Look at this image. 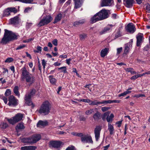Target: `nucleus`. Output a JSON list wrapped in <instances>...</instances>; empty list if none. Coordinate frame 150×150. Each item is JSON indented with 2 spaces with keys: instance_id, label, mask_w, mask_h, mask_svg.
I'll use <instances>...</instances> for the list:
<instances>
[{
  "instance_id": "4c0bfd02",
  "label": "nucleus",
  "mask_w": 150,
  "mask_h": 150,
  "mask_svg": "<svg viewBox=\"0 0 150 150\" xmlns=\"http://www.w3.org/2000/svg\"><path fill=\"white\" fill-rule=\"evenodd\" d=\"M93 109H91L89 110H87L85 112V114L87 115H89L92 114L93 112Z\"/></svg>"
},
{
  "instance_id": "338daca9",
  "label": "nucleus",
  "mask_w": 150,
  "mask_h": 150,
  "mask_svg": "<svg viewBox=\"0 0 150 150\" xmlns=\"http://www.w3.org/2000/svg\"><path fill=\"white\" fill-rule=\"evenodd\" d=\"M71 60V59H66V63L68 64L69 65L70 64V61Z\"/></svg>"
},
{
  "instance_id": "c9c22d12",
  "label": "nucleus",
  "mask_w": 150,
  "mask_h": 150,
  "mask_svg": "<svg viewBox=\"0 0 150 150\" xmlns=\"http://www.w3.org/2000/svg\"><path fill=\"white\" fill-rule=\"evenodd\" d=\"M131 92V91L127 90L126 91L124 92L123 93H121L118 96L119 97H120L122 96H125L128 94L130 93Z\"/></svg>"
},
{
  "instance_id": "603ef678",
  "label": "nucleus",
  "mask_w": 150,
  "mask_h": 150,
  "mask_svg": "<svg viewBox=\"0 0 150 150\" xmlns=\"http://www.w3.org/2000/svg\"><path fill=\"white\" fill-rule=\"evenodd\" d=\"M42 65L43 66V68L44 69H45V66L46 64V62H45V60L44 59H42Z\"/></svg>"
},
{
  "instance_id": "ddd939ff",
  "label": "nucleus",
  "mask_w": 150,
  "mask_h": 150,
  "mask_svg": "<svg viewBox=\"0 0 150 150\" xmlns=\"http://www.w3.org/2000/svg\"><path fill=\"white\" fill-rule=\"evenodd\" d=\"M81 142L83 143H93L91 137L88 135H83V136L81 137Z\"/></svg>"
},
{
  "instance_id": "5701e85b",
  "label": "nucleus",
  "mask_w": 150,
  "mask_h": 150,
  "mask_svg": "<svg viewBox=\"0 0 150 150\" xmlns=\"http://www.w3.org/2000/svg\"><path fill=\"white\" fill-rule=\"evenodd\" d=\"M75 2V8H77L81 6L83 2L82 0H74Z\"/></svg>"
},
{
  "instance_id": "3c124183",
  "label": "nucleus",
  "mask_w": 150,
  "mask_h": 150,
  "mask_svg": "<svg viewBox=\"0 0 150 150\" xmlns=\"http://www.w3.org/2000/svg\"><path fill=\"white\" fill-rule=\"evenodd\" d=\"M53 44L55 46L57 45V39H54L52 41Z\"/></svg>"
},
{
  "instance_id": "49530a36",
  "label": "nucleus",
  "mask_w": 150,
  "mask_h": 150,
  "mask_svg": "<svg viewBox=\"0 0 150 150\" xmlns=\"http://www.w3.org/2000/svg\"><path fill=\"white\" fill-rule=\"evenodd\" d=\"M121 33L120 31L117 32L115 35V37L116 38H118L121 36Z\"/></svg>"
},
{
  "instance_id": "0e129e2a",
  "label": "nucleus",
  "mask_w": 150,
  "mask_h": 150,
  "mask_svg": "<svg viewBox=\"0 0 150 150\" xmlns=\"http://www.w3.org/2000/svg\"><path fill=\"white\" fill-rule=\"evenodd\" d=\"M135 97L139 98L140 97H145V95L144 94H140L135 96Z\"/></svg>"
},
{
  "instance_id": "aec40b11",
  "label": "nucleus",
  "mask_w": 150,
  "mask_h": 150,
  "mask_svg": "<svg viewBox=\"0 0 150 150\" xmlns=\"http://www.w3.org/2000/svg\"><path fill=\"white\" fill-rule=\"evenodd\" d=\"M109 48L108 47H105L102 49L100 52V55L102 57H104L108 54L109 51Z\"/></svg>"
},
{
  "instance_id": "2eb2a0df",
  "label": "nucleus",
  "mask_w": 150,
  "mask_h": 150,
  "mask_svg": "<svg viewBox=\"0 0 150 150\" xmlns=\"http://www.w3.org/2000/svg\"><path fill=\"white\" fill-rule=\"evenodd\" d=\"M114 26L112 25L108 24L107 26L105 27L100 32L101 34H105L108 31H111L112 30V28Z\"/></svg>"
},
{
  "instance_id": "9b49d317",
  "label": "nucleus",
  "mask_w": 150,
  "mask_h": 150,
  "mask_svg": "<svg viewBox=\"0 0 150 150\" xmlns=\"http://www.w3.org/2000/svg\"><path fill=\"white\" fill-rule=\"evenodd\" d=\"M101 129V127L100 126H96L94 132L96 141H98L100 137V132Z\"/></svg>"
},
{
  "instance_id": "5fc2aeb1",
  "label": "nucleus",
  "mask_w": 150,
  "mask_h": 150,
  "mask_svg": "<svg viewBox=\"0 0 150 150\" xmlns=\"http://www.w3.org/2000/svg\"><path fill=\"white\" fill-rule=\"evenodd\" d=\"M8 127V124L6 123H3L2 125V128L5 129Z\"/></svg>"
},
{
  "instance_id": "a18cd8bd",
  "label": "nucleus",
  "mask_w": 150,
  "mask_h": 150,
  "mask_svg": "<svg viewBox=\"0 0 150 150\" xmlns=\"http://www.w3.org/2000/svg\"><path fill=\"white\" fill-rule=\"evenodd\" d=\"M129 47H125L124 54H128L129 52Z\"/></svg>"
},
{
  "instance_id": "4be33fe9",
  "label": "nucleus",
  "mask_w": 150,
  "mask_h": 150,
  "mask_svg": "<svg viewBox=\"0 0 150 150\" xmlns=\"http://www.w3.org/2000/svg\"><path fill=\"white\" fill-rule=\"evenodd\" d=\"M93 118L95 121H98L101 118V114L97 111L93 115Z\"/></svg>"
},
{
  "instance_id": "412c9836",
  "label": "nucleus",
  "mask_w": 150,
  "mask_h": 150,
  "mask_svg": "<svg viewBox=\"0 0 150 150\" xmlns=\"http://www.w3.org/2000/svg\"><path fill=\"white\" fill-rule=\"evenodd\" d=\"M48 125V122L47 121H43L40 120L38 121L37 124V127H40L41 126L44 127L47 126Z\"/></svg>"
},
{
  "instance_id": "c03bdc74",
  "label": "nucleus",
  "mask_w": 150,
  "mask_h": 150,
  "mask_svg": "<svg viewBox=\"0 0 150 150\" xmlns=\"http://www.w3.org/2000/svg\"><path fill=\"white\" fill-rule=\"evenodd\" d=\"M32 9L31 7H28L25 8L24 11V13H26L30 11Z\"/></svg>"
},
{
  "instance_id": "cd10ccee",
  "label": "nucleus",
  "mask_w": 150,
  "mask_h": 150,
  "mask_svg": "<svg viewBox=\"0 0 150 150\" xmlns=\"http://www.w3.org/2000/svg\"><path fill=\"white\" fill-rule=\"evenodd\" d=\"M62 15L61 14L59 13L58 15L55 18L54 21L53 22L55 24L59 21L62 19Z\"/></svg>"
},
{
  "instance_id": "c756f323",
  "label": "nucleus",
  "mask_w": 150,
  "mask_h": 150,
  "mask_svg": "<svg viewBox=\"0 0 150 150\" xmlns=\"http://www.w3.org/2000/svg\"><path fill=\"white\" fill-rule=\"evenodd\" d=\"M125 70L127 72H130L132 74H136V72L135 71H133V69L132 68H125Z\"/></svg>"
},
{
  "instance_id": "052dcab7",
  "label": "nucleus",
  "mask_w": 150,
  "mask_h": 150,
  "mask_svg": "<svg viewBox=\"0 0 150 150\" xmlns=\"http://www.w3.org/2000/svg\"><path fill=\"white\" fill-rule=\"evenodd\" d=\"M122 121H119L117 122L116 123V124H118V127H120L121 126V124H122Z\"/></svg>"
},
{
  "instance_id": "a19ab883",
  "label": "nucleus",
  "mask_w": 150,
  "mask_h": 150,
  "mask_svg": "<svg viewBox=\"0 0 150 150\" xmlns=\"http://www.w3.org/2000/svg\"><path fill=\"white\" fill-rule=\"evenodd\" d=\"M87 37L86 35L83 34L81 35H80V39L81 40H84V39Z\"/></svg>"
},
{
  "instance_id": "6e6552de",
  "label": "nucleus",
  "mask_w": 150,
  "mask_h": 150,
  "mask_svg": "<svg viewBox=\"0 0 150 150\" xmlns=\"http://www.w3.org/2000/svg\"><path fill=\"white\" fill-rule=\"evenodd\" d=\"M63 143L59 141H50L49 144L50 146L52 147L58 148H60L62 144H63Z\"/></svg>"
},
{
  "instance_id": "20e7f679",
  "label": "nucleus",
  "mask_w": 150,
  "mask_h": 150,
  "mask_svg": "<svg viewBox=\"0 0 150 150\" xmlns=\"http://www.w3.org/2000/svg\"><path fill=\"white\" fill-rule=\"evenodd\" d=\"M51 108V106L50 103L47 101L43 103L40 106L39 111L40 114L43 113L46 115H48L50 112Z\"/></svg>"
},
{
  "instance_id": "a211bd4d",
  "label": "nucleus",
  "mask_w": 150,
  "mask_h": 150,
  "mask_svg": "<svg viewBox=\"0 0 150 150\" xmlns=\"http://www.w3.org/2000/svg\"><path fill=\"white\" fill-rule=\"evenodd\" d=\"M124 4L127 7L130 8L133 6V0H123Z\"/></svg>"
},
{
  "instance_id": "79ce46f5",
  "label": "nucleus",
  "mask_w": 150,
  "mask_h": 150,
  "mask_svg": "<svg viewBox=\"0 0 150 150\" xmlns=\"http://www.w3.org/2000/svg\"><path fill=\"white\" fill-rule=\"evenodd\" d=\"M111 100H104L102 102H100V104L111 103Z\"/></svg>"
},
{
  "instance_id": "f3484780",
  "label": "nucleus",
  "mask_w": 150,
  "mask_h": 150,
  "mask_svg": "<svg viewBox=\"0 0 150 150\" xmlns=\"http://www.w3.org/2000/svg\"><path fill=\"white\" fill-rule=\"evenodd\" d=\"M112 0H102L100 4L101 7L110 6L111 5Z\"/></svg>"
},
{
  "instance_id": "de8ad7c7",
  "label": "nucleus",
  "mask_w": 150,
  "mask_h": 150,
  "mask_svg": "<svg viewBox=\"0 0 150 150\" xmlns=\"http://www.w3.org/2000/svg\"><path fill=\"white\" fill-rule=\"evenodd\" d=\"M110 108L109 107H102L101 108V110L103 112H104L105 111L108 110Z\"/></svg>"
},
{
  "instance_id": "f03ea898",
  "label": "nucleus",
  "mask_w": 150,
  "mask_h": 150,
  "mask_svg": "<svg viewBox=\"0 0 150 150\" xmlns=\"http://www.w3.org/2000/svg\"><path fill=\"white\" fill-rule=\"evenodd\" d=\"M108 12L105 9H103L96 14L91 19L92 23L96 22L105 19L108 17Z\"/></svg>"
},
{
  "instance_id": "680f3d73",
  "label": "nucleus",
  "mask_w": 150,
  "mask_h": 150,
  "mask_svg": "<svg viewBox=\"0 0 150 150\" xmlns=\"http://www.w3.org/2000/svg\"><path fill=\"white\" fill-rule=\"evenodd\" d=\"M79 119L80 121H85L86 120V118L82 116L80 117Z\"/></svg>"
},
{
  "instance_id": "58836bf2",
  "label": "nucleus",
  "mask_w": 150,
  "mask_h": 150,
  "mask_svg": "<svg viewBox=\"0 0 150 150\" xmlns=\"http://www.w3.org/2000/svg\"><path fill=\"white\" fill-rule=\"evenodd\" d=\"M13 61V59L11 57H8L7 58L5 61L6 63H10L12 62Z\"/></svg>"
},
{
  "instance_id": "0eeeda50",
  "label": "nucleus",
  "mask_w": 150,
  "mask_h": 150,
  "mask_svg": "<svg viewBox=\"0 0 150 150\" xmlns=\"http://www.w3.org/2000/svg\"><path fill=\"white\" fill-rule=\"evenodd\" d=\"M53 18L50 15L44 17L37 25L38 27H41L46 25L50 23L52 20Z\"/></svg>"
},
{
  "instance_id": "f704fd0d",
  "label": "nucleus",
  "mask_w": 150,
  "mask_h": 150,
  "mask_svg": "<svg viewBox=\"0 0 150 150\" xmlns=\"http://www.w3.org/2000/svg\"><path fill=\"white\" fill-rule=\"evenodd\" d=\"M71 134L74 136L80 137H81L82 136H83V134L82 133L73 132L71 133Z\"/></svg>"
},
{
  "instance_id": "dca6fc26",
  "label": "nucleus",
  "mask_w": 150,
  "mask_h": 150,
  "mask_svg": "<svg viewBox=\"0 0 150 150\" xmlns=\"http://www.w3.org/2000/svg\"><path fill=\"white\" fill-rule=\"evenodd\" d=\"M32 143H35L40 140L41 138L40 134H35L31 137Z\"/></svg>"
},
{
  "instance_id": "393cba45",
  "label": "nucleus",
  "mask_w": 150,
  "mask_h": 150,
  "mask_svg": "<svg viewBox=\"0 0 150 150\" xmlns=\"http://www.w3.org/2000/svg\"><path fill=\"white\" fill-rule=\"evenodd\" d=\"M22 141L24 143L32 144L31 137L28 138H23Z\"/></svg>"
},
{
  "instance_id": "a878e982",
  "label": "nucleus",
  "mask_w": 150,
  "mask_h": 150,
  "mask_svg": "<svg viewBox=\"0 0 150 150\" xmlns=\"http://www.w3.org/2000/svg\"><path fill=\"white\" fill-rule=\"evenodd\" d=\"M25 128V127L23 123H18L16 127V130L18 132L19 130L23 129Z\"/></svg>"
},
{
  "instance_id": "7c9ffc66",
  "label": "nucleus",
  "mask_w": 150,
  "mask_h": 150,
  "mask_svg": "<svg viewBox=\"0 0 150 150\" xmlns=\"http://www.w3.org/2000/svg\"><path fill=\"white\" fill-rule=\"evenodd\" d=\"M99 104H100V102L96 100L93 101L91 100V102L89 103V105H98Z\"/></svg>"
},
{
  "instance_id": "774afa93",
  "label": "nucleus",
  "mask_w": 150,
  "mask_h": 150,
  "mask_svg": "<svg viewBox=\"0 0 150 150\" xmlns=\"http://www.w3.org/2000/svg\"><path fill=\"white\" fill-rule=\"evenodd\" d=\"M137 76H136V75H134V76H132L131 78V79L132 80H134L136 79H137Z\"/></svg>"
},
{
  "instance_id": "39448f33",
  "label": "nucleus",
  "mask_w": 150,
  "mask_h": 150,
  "mask_svg": "<svg viewBox=\"0 0 150 150\" xmlns=\"http://www.w3.org/2000/svg\"><path fill=\"white\" fill-rule=\"evenodd\" d=\"M35 92L36 90L34 89H33L31 90L30 92L26 95L25 97V103L29 106L32 105V108H34V105H33L32 103L31 98V97L35 95Z\"/></svg>"
},
{
  "instance_id": "7ed1b4c3",
  "label": "nucleus",
  "mask_w": 150,
  "mask_h": 150,
  "mask_svg": "<svg viewBox=\"0 0 150 150\" xmlns=\"http://www.w3.org/2000/svg\"><path fill=\"white\" fill-rule=\"evenodd\" d=\"M17 36L11 31L5 30L4 37L2 39L1 43L3 44L8 43L9 41L17 39Z\"/></svg>"
},
{
  "instance_id": "1a4fd4ad",
  "label": "nucleus",
  "mask_w": 150,
  "mask_h": 150,
  "mask_svg": "<svg viewBox=\"0 0 150 150\" xmlns=\"http://www.w3.org/2000/svg\"><path fill=\"white\" fill-rule=\"evenodd\" d=\"M9 102L8 105L9 106H16L18 105V100L16 99L13 96H11L8 98Z\"/></svg>"
},
{
  "instance_id": "13d9d810",
  "label": "nucleus",
  "mask_w": 150,
  "mask_h": 150,
  "mask_svg": "<svg viewBox=\"0 0 150 150\" xmlns=\"http://www.w3.org/2000/svg\"><path fill=\"white\" fill-rule=\"evenodd\" d=\"M132 41L131 40L127 44V45L126 47H132Z\"/></svg>"
},
{
  "instance_id": "6e6d98bb",
  "label": "nucleus",
  "mask_w": 150,
  "mask_h": 150,
  "mask_svg": "<svg viewBox=\"0 0 150 150\" xmlns=\"http://www.w3.org/2000/svg\"><path fill=\"white\" fill-rule=\"evenodd\" d=\"M2 99L4 101V103L6 104L8 102V100L7 98L4 96L2 97Z\"/></svg>"
},
{
  "instance_id": "6ab92c4d",
  "label": "nucleus",
  "mask_w": 150,
  "mask_h": 150,
  "mask_svg": "<svg viewBox=\"0 0 150 150\" xmlns=\"http://www.w3.org/2000/svg\"><path fill=\"white\" fill-rule=\"evenodd\" d=\"M37 148L36 146H22L21 149V150H35Z\"/></svg>"
},
{
  "instance_id": "8fccbe9b",
  "label": "nucleus",
  "mask_w": 150,
  "mask_h": 150,
  "mask_svg": "<svg viewBox=\"0 0 150 150\" xmlns=\"http://www.w3.org/2000/svg\"><path fill=\"white\" fill-rule=\"evenodd\" d=\"M66 150H75L74 147L73 146H71L70 147H68Z\"/></svg>"
},
{
  "instance_id": "37998d69",
  "label": "nucleus",
  "mask_w": 150,
  "mask_h": 150,
  "mask_svg": "<svg viewBox=\"0 0 150 150\" xmlns=\"http://www.w3.org/2000/svg\"><path fill=\"white\" fill-rule=\"evenodd\" d=\"M11 94V91L9 89H7L6 90L5 95L6 96H7Z\"/></svg>"
},
{
  "instance_id": "e433bc0d",
  "label": "nucleus",
  "mask_w": 150,
  "mask_h": 150,
  "mask_svg": "<svg viewBox=\"0 0 150 150\" xmlns=\"http://www.w3.org/2000/svg\"><path fill=\"white\" fill-rule=\"evenodd\" d=\"M59 70H61V72H63L64 73H67L66 67H63L58 69Z\"/></svg>"
},
{
  "instance_id": "69168bd1",
  "label": "nucleus",
  "mask_w": 150,
  "mask_h": 150,
  "mask_svg": "<svg viewBox=\"0 0 150 150\" xmlns=\"http://www.w3.org/2000/svg\"><path fill=\"white\" fill-rule=\"evenodd\" d=\"M111 101L112 103H120V101L119 100H111Z\"/></svg>"
},
{
  "instance_id": "c85d7f7f",
  "label": "nucleus",
  "mask_w": 150,
  "mask_h": 150,
  "mask_svg": "<svg viewBox=\"0 0 150 150\" xmlns=\"http://www.w3.org/2000/svg\"><path fill=\"white\" fill-rule=\"evenodd\" d=\"M18 86H16L13 89V92L16 96L19 97L20 94L18 91Z\"/></svg>"
},
{
  "instance_id": "9d476101",
  "label": "nucleus",
  "mask_w": 150,
  "mask_h": 150,
  "mask_svg": "<svg viewBox=\"0 0 150 150\" xmlns=\"http://www.w3.org/2000/svg\"><path fill=\"white\" fill-rule=\"evenodd\" d=\"M17 11V9L14 7L8 8L4 11L3 15L4 16H8L10 15L11 12L15 13Z\"/></svg>"
},
{
  "instance_id": "2f4dec72",
  "label": "nucleus",
  "mask_w": 150,
  "mask_h": 150,
  "mask_svg": "<svg viewBox=\"0 0 150 150\" xmlns=\"http://www.w3.org/2000/svg\"><path fill=\"white\" fill-rule=\"evenodd\" d=\"M15 1H19L21 2L25 3H28V4H30L32 3L33 0H15Z\"/></svg>"
},
{
  "instance_id": "e2e57ef3",
  "label": "nucleus",
  "mask_w": 150,
  "mask_h": 150,
  "mask_svg": "<svg viewBox=\"0 0 150 150\" xmlns=\"http://www.w3.org/2000/svg\"><path fill=\"white\" fill-rule=\"evenodd\" d=\"M122 47H120L119 48H117V54H119L122 51Z\"/></svg>"
},
{
  "instance_id": "f8f14e48",
  "label": "nucleus",
  "mask_w": 150,
  "mask_h": 150,
  "mask_svg": "<svg viewBox=\"0 0 150 150\" xmlns=\"http://www.w3.org/2000/svg\"><path fill=\"white\" fill-rule=\"evenodd\" d=\"M125 29L127 32L132 33L135 31V27L132 23L128 24L125 27Z\"/></svg>"
},
{
  "instance_id": "bf43d9fd",
  "label": "nucleus",
  "mask_w": 150,
  "mask_h": 150,
  "mask_svg": "<svg viewBox=\"0 0 150 150\" xmlns=\"http://www.w3.org/2000/svg\"><path fill=\"white\" fill-rule=\"evenodd\" d=\"M78 22V23L79 24V25H80L81 24H82L85 21V20L84 19H83V20H80L79 21H77Z\"/></svg>"
},
{
  "instance_id": "b1692460",
  "label": "nucleus",
  "mask_w": 150,
  "mask_h": 150,
  "mask_svg": "<svg viewBox=\"0 0 150 150\" xmlns=\"http://www.w3.org/2000/svg\"><path fill=\"white\" fill-rule=\"evenodd\" d=\"M10 21L11 24L15 25L18 23L19 21V17L18 16H16L14 18H11Z\"/></svg>"
},
{
  "instance_id": "4d7b16f0",
  "label": "nucleus",
  "mask_w": 150,
  "mask_h": 150,
  "mask_svg": "<svg viewBox=\"0 0 150 150\" xmlns=\"http://www.w3.org/2000/svg\"><path fill=\"white\" fill-rule=\"evenodd\" d=\"M33 40V38H31L25 40H24L23 41V42H30V41Z\"/></svg>"
},
{
  "instance_id": "473e14b6",
  "label": "nucleus",
  "mask_w": 150,
  "mask_h": 150,
  "mask_svg": "<svg viewBox=\"0 0 150 150\" xmlns=\"http://www.w3.org/2000/svg\"><path fill=\"white\" fill-rule=\"evenodd\" d=\"M114 117V115L113 114L111 113L110 114L109 116H108L106 118V120L108 122L112 121V119Z\"/></svg>"
},
{
  "instance_id": "09e8293b",
  "label": "nucleus",
  "mask_w": 150,
  "mask_h": 150,
  "mask_svg": "<svg viewBox=\"0 0 150 150\" xmlns=\"http://www.w3.org/2000/svg\"><path fill=\"white\" fill-rule=\"evenodd\" d=\"M50 81L51 83L54 84L55 83L56 81V79L54 78H52L50 79Z\"/></svg>"
},
{
  "instance_id": "864d4df0",
  "label": "nucleus",
  "mask_w": 150,
  "mask_h": 150,
  "mask_svg": "<svg viewBox=\"0 0 150 150\" xmlns=\"http://www.w3.org/2000/svg\"><path fill=\"white\" fill-rule=\"evenodd\" d=\"M41 47H37V50H34V52H37V53H41Z\"/></svg>"
},
{
  "instance_id": "4468645a",
  "label": "nucleus",
  "mask_w": 150,
  "mask_h": 150,
  "mask_svg": "<svg viewBox=\"0 0 150 150\" xmlns=\"http://www.w3.org/2000/svg\"><path fill=\"white\" fill-rule=\"evenodd\" d=\"M136 38L137 39V46H140L144 39L143 34H138Z\"/></svg>"
},
{
  "instance_id": "ea45409f",
  "label": "nucleus",
  "mask_w": 150,
  "mask_h": 150,
  "mask_svg": "<svg viewBox=\"0 0 150 150\" xmlns=\"http://www.w3.org/2000/svg\"><path fill=\"white\" fill-rule=\"evenodd\" d=\"M145 5L146 6V9L148 13H150V5L148 4H147Z\"/></svg>"
},
{
  "instance_id": "f257e3e1",
  "label": "nucleus",
  "mask_w": 150,
  "mask_h": 150,
  "mask_svg": "<svg viewBox=\"0 0 150 150\" xmlns=\"http://www.w3.org/2000/svg\"><path fill=\"white\" fill-rule=\"evenodd\" d=\"M22 74L21 80L22 81H24L25 80L26 82L30 84L33 83L35 81V77L30 74L26 69L25 67H24L21 69Z\"/></svg>"
},
{
  "instance_id": "423d86ee",
  "label": "nucleus",
  "mask_w": 150,
  "mask_h": 150,
  "mask_svg": "<svg viewBox=\"0 0 150 150\" xmlns=\"http://www.w3.org/2000/svg\"><path fill=\"white\" fill-rule=\"evenodd\" d=\"M23 117V115L21 113H18L15 115L7 120L8 122L12 125H14L19 121L21 120Z\"/></svg>"
},
{
  "instance_id": "bb28decb",
  "label": "nucleus",
  "mask_w": 150,
  "mask_h": 150,
  "mask_svg": "<svg viewBox=\"0 0 150 150\" xmlns=\"http://www.w3.org/2000/svg\"><path fill=\"white\" fill-rule=\"evenodd\" d=\"M108 129L109 131L110 134L112 135L114 133V129L113 126L110 123L108 124Z\"/></svg>"
},
{
  "instance_id": "72a5a7b5",
  "label": "nucleus",
  "mask_w": 150,
  "mask_h": 150,
  "mask_svg": "<svg viewBox=\"0 0 150 150\" xmlns=\"http://www.w3.org/2000/svg\"><path fill=\"white\" fill-rule=\"evenodd\" d=\"M75 100L81 102V101H83L84 102L86 103H90L91 102V100L88 99H80V100H78L77 99H75Z\"/></svg>"
}]
</instances>
